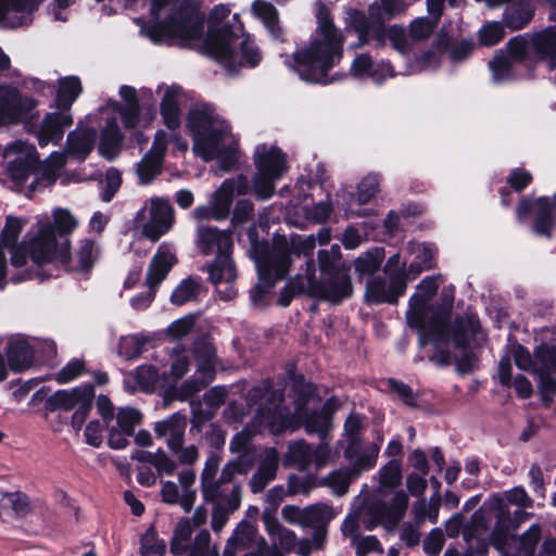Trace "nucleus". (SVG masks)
Returning a JSON list of instances; mask_svg holds the SVG:
<instances>
[{
    "mask_svg": "<svg viewBox=\"0 0 556 556\" xmlns=\"http://www.w3.org/2000/svg\"><path fill=\"white\" fill-rule=\"evenodd\" d=\"M318 264L319 278L316 277L314 261L306 262L305 274L299 278V291L331 303H339L350 298L353 292L349 275L350 267L341 260L340 247L333 244L329 250H320Z\"/></svg>",
    "mask_w": 556,
    "mask_h": 556,
    "instance_id": "nucleus-10",
    "label": "nucleus"
},
{
    "mask_svg": "<svg viewBox=\"0 0 556 556\" xmlns=\"http://www.w3.org/2000/svg\"><path fill=\"white\" fill-rule=\"evenodd\" d=\"M253 14L262 20L263 24L271 36L276 39H282V30L278 23V15L275 7L268 2L256 0L252 3Z\"/></svg>",
    "mask_w": 556,
    "mask_h": 556,
    "instance_id": "nucleus-53",
    "label": "nucleus"
},
{
    "mask_svg": "<svg viewBox=\"0 0 556 556\" xmlns=\"http://www.w3.org/2000/svg\"><path fill=\"white\" fill-rule=\"evenodd\" d=\"M355 478L356 476L350 467L339 468L324 477L320 480V485L329 488L334 495L341 496L348 492L351 481Z\"/></svg>",
    "mask_w": 556,
    "mask_h": 556,
    "instance_id": "nucleus-55",
    "label": "nucleus"
},
{
    "mask_svg": "<svg viewBox=\"0 0 556 556\" xmlns=\"http://www.w3.org/2000/svg\"><path fill=\"white\" fill-rule=\"evenodd\" d=\"M344 20L346 27L354 29L357 34L358 46L375 40L377 46L382 47L389 40L393 49L401 54H406L410 49V38L405 28L400 25L387 27L384 24H375L370 26L365 13L353 8L345 10Z\"/></svg>",
    "mask_w": 556,
    "mask_h": 556,
    "instance_id": "nucleus-13",
    "label": "nucleus"
},
{
    "mask_svg": "<svg viewBox=\"0 0 556 556\" xmlns=\"http://www.w3.org/2000/svg\"><path fill=\"white\" fill-rule=\"evenodd\" d=\"M214 503L212 513V529L220 532L228 521L229 514L237 510L241 503V489L239 485H232L229 493L224 494Z\"/></svg>",
    "mask_w": 556,
    "mask_h": 556,
    "instance_id": "nucleus-39",
    "label": "nucleus"
},
{
    "mask_svg": "<svg viewBox=\"0 0 556 556\" xmlns=\"http://www.w3.org/2000/svg\"><path fill=\"white\" fill-rule=\"evenodd\" d=\"M406 291V281L375 277L366 283L365 300L368 304H395Z\"/></svg>",
    "mask_w": 556,
    "mask_h": 556,
    "instance_id": "nucleus-33",
    "label": "nucleus"
},
{
    "mask_svg": "<svg viewBox=\"0 0 556 556\" xmlns=\"http://www.w3.org/2000/svg\"><path fill=\"white\" fill-rule=\"evenodd\" d=\"M253 467L251 458L242 454L235 460L228 462L222 470L220 482L223 485L229 484L238 475H247Z\"/></svg>",
    "mask_w": 556,
    "mask_h": 556,
    "instance_id": "nucleus-58",
    "label": "nucleus"
},
{
    "mask_svg": "<svg viewBox=\"0 0 556 556\" xmlns=\"http://www.w3.org/2000/svg\"><path fill=\"white\" fill-rule=\"evenodd\" d=\"M73 121L72 112L55 109L47 113L36 130L39 146L58 144L63 139L65 129L72 126Z\"/></svg>",
    "mask_w": 556,
    "mask_h": 556,
    "instance_id": "nucleus-31",
    "label": "nucleus"
},
{
    "mask_svg": "<svg viewBox=\"0 0 556 556\" xmlns=\"http://www.w3.org/2000/svg\"><path fill=\"white\" fill-rule=\"evenodd\" d=\"M42 0H0V27L17 28L33 22L34 12Z\"/></svg>",
    "mask_w": 556,
    "mask_h": 556,
    "instance_id": "nucleus-30",
    "label": "nucleus"
},
{
    "mask_svg": "<svg viewBox=\"0 0 556 556\" xmlns=\"http://www.w3.org/2000/svg\"><path fill=\"white\" fill-rule=\"evenodd\" d=\"M30 263L38 279L56 277L61 270L88 274L100 257V248L91 239H81L74 253L67 239L55 238L48 214L38 218L37 236L29 241Z\"/></svg>",
    "mask_w": 556,
    "mask_h": 556,
    "instance_id": "nucleus-4",
    "label": "nucleus"
},
{
    "mask_svg": "<svg viewBox=\"0 0 556 556\" xmlns=\"http://www.w3.org/2000/svg\"><path fill=\"white\" fill-rule=\"evenodd\" d=\"M55 344L49 339L27 338L23 334H13L8 338L5 355L9 368L13 372H22L30 368L36 353L46 356L53 355Z\"/></svg>",
    "mask_w": 556,
    "mask_h": 556,
    "instance_id": "nucleus-18",
    "label": "nucleus"
},
{
    "mask_svg": "<svg viewBox=\"0 0 556 556\" xmlns=\"http://www.w3.org/2000/svg\"><path fill=\"white\" fill-rule=\"evenodd\" d=\"M263 521L268 536L271 540V546L289 553L296 546V535L293 531L282 527L279 521L267 509L263 513Z\"/></svg>",
    "mask_w": 556,
    "mask_h": 556,
    "instance_id": "nucleus-43",
    "label": "nucleus"
},
{
    "mask_svg": "<svg viewBox=\"0 0 556 556\" xmlns=\"http://www.w3.org/2000/svg\"><path fill=\"white\" fill-rule=\"evenodd\" d=\"M489 530L483 529L480 523L467 526L463 530V536L467 543V551L464 553L458 552L456 548H447L443 556H477L484 548V542L489 535Z\"/></svg>",
    "mask_w": 556,
    "mask_h": 556,
    "instance_id": "nucleus-47",
    "label": "nucleus"
},
{
    "mask_svg": "<svg viewBox=\"0 0 556 556\" xmlns=\"http://www.w3.org/2000/svg\"><path fill=\"white\" fill-rule=\"evenodd\" d=\"M160 97V113L164 125L177 129L180 125L181 104L186 98L185 90L176 84L162 83L156 87Z\"/></svg>",
    "mask_w": 556,
    "mask_h": 556,
    "instance_id": "nucleus-26",
    "label": "nucleus"
},
{
    "mask_svg": "<svg viewBox=\"0 0 556 556\" xmlns=\"http://www.w3.org/2000/svg\"><path fill=\"white\" fill-rule=\"evenodd\" d=\"M195 472L191 469L182 470L178 473V482L181 488L180 506L189 511L194 504L197 492L191 489L195 482Z\"/></svg>",
    "mask_w": 556,
    "mask_h": 556,
    "instance_id": "nucleus-59",
    "label": "nucleus"
},
{
    "mask_svg": "<svg viewBox=\"0 0 556 556\" xmlns=\"http://www.w3.org/2000/svg\"><path fill=\"white\" fill-rule=\"evenodd\" d=\"M326 541V531L323 529L314 531L312 538H304L298 541L295 553L299 556H311L313 552L324 549Z\"/></svg>",
    "mask_w": 556,
    "mask_h": 556,
    "instance_id": "nucleus-64",
    "label": "nucleus"
},
{
    "mask_svg": "<svg viewBox=\"0 0 556 556\" xmlns=\"http://www.w3.org/2000/svg\"><path fill=\"white\" fill-rule=\"evenodd\" d=\"M26 268H13L14 271L10 275L9 267L7 262V252L3 251V248L0 247V290H3L9 281L12 282H22L33 278H38L36 275L38 273V268L33 264Z\"/></svg>",
    "mask_w": 556,
    "mask_h": 556,
    "instance_id": "nucleus-52",
    "label": "nucleus"
},
{
    "mask_svg": "<svg viewBox=\"0 0 556 556\" xmlns=\"http://www.w3.org/2000/svg\"><path fill=\"white\" fill-rule=\"evenodd\" d=\"M200 291V281L188 277L180 281L170 295V302L175 305H184L197 298Z\"/></svg>",
    "mask_w": 556,
    "mask_h": 556,
    "instance_id": "nucleus-57",
    "label": "nucleus"
},
{
    "mask_svg": "<svg viewBox=\"0 0 556 556\" xmlns=\"http://www.w3.org/2000/svg\"><path fill=\"white\" fill-rule=\"evenodd\" d=\"M445 0H427L429 17H418L409 25L410 38L413 40H424L428 38L442 14ZM453 5L455 0H448Z\"/></svg>",
    "mask_w": 556,
    "mask_h": 556,
    "instance_id": "nucleus-41",
    "label": "nucleus"
},
{
    "mask_svg": "<svg viewBox=\"0 0 556 556\" xmlns=\"http://www.w3.org/2000/svg\"><path fill=\"white\" fill-rule=\"evenodd\" d=\"M506 50L514 58L527 61H531V53H534L539 59L546 60L549 67L554 68L556 66V25L535 33L530 40L516 36L507 42Z\"/></svg>",
    "mask_w": 556,
    "mask_h": 556,
    "instance_id": "nucleus-17",
    "label": "nucleus"
},
{
    "mask_svg": "<svg viewBox=\"0 0 556 556\" xmlns=\"http://www.w3.org/2000/svg\"><path fill=\"white\" fill-rule=\"evenodd\" d=\"M336 513L328 504H314L305 507V528L314 531L323 529L327 532V525L334 518Z\"/></svg>",
    "mask_w": 556,
    "mask_h": 556,
    "instance_id": "nucleus-51",
    "label": "nucleus"
},
{
    "mask_svg": "<svg viewBox=\"0 0 556 556\" xmlns=\"http://www.w3.org/2000/svg\"><path fill=\"white\" fill-rule=\"evenodd\" d=\"M174 220V208L169 201L160 197L147 201L136 215V222L141 228L142 235L152 242L168 232Z\"/></svg>",
    "mask_w": 556,
    "mask_h": 556,
    "instance_id": "nucleus-19",
    "label": "nucleus"
},
{
    "mask_svg": "<svg viewBox=\"0 0 556 556\" xmlns=\"http://www.w3.org/2000/svg\"><path fill=\"white\" fill-rule=\"evenodd\" d=\"M334 210H337L336 204L332 205L329 199L320 200L312 204L305 203L303 205L305 218L313 223L326 222Z\"/></svg>",
    "mask_w": 556,
    "mask_h": 556,
    "instance_id": "nucleus-62",
    "label": "nucleus"
},
{
    "mask_svg": "<svg viewBox=\"0 0 556 556\" xmlns=\"http://www.w3.org/2000/svg\"><path fill=\"white\" fill-rule=\"evenodd\" d=\"M197 247L204 255L216 254L223 256L231 254L232 236L229 230H219L215 227L199 226L197 230Z\"/></svg>",
    "mask_w": 556,
    "mask_h": 556,
    "instance_id": "nucleus-32",
    "label": "nucleus"
},
{
    "mask_svg": "<svg viewBox=\"0 0 556 556\" xmlns=\"http://www.w3.org/2000/svg\"><path fill=\"white\" fill-rule=\"evenodd\" d=\"M278 465V452L274 447L265 448L260 455L258 468L250 480V488L253 493L262 492L275 479Z\"/></svg>",
    "mask_w": 556,
    "mask_h": 556,
    "instance_id": "nucleus-37",
    "label": "nucleus"
},
{
    "mask_svg": "<svg viewBox=\"0 0 556 556\" xmlns=\"http://www.w3.org/2000/svg\"><path fill=\"white\" fill-rule=\"evenodd\" d=\"M350 75L355 79H370L377 85H382L395 77L396 73L389 61H375L370 54L359 53L351 63Z\"/></svg>",
    "mask_w": 556,
    "mask_h": 556,
    "instance_id": "nucleus-27",
    "label": "nucleus"
},
{
    "mask_svg": "<svg viewBox=\"0 0 556 556\" xmlns=\"http://www.w3.org/2000/svg\"><path fill=\"white\" fill-rule=\"evenodd\" d=\"M255 173L250 179L238 174L225 179L212 194L207 205L198 206L193 211L197 220L227 218L235 197L252 192L256 200L270 199L277 182L288 170L286 155L274 144H257L253 153Z\"/></svg>",
    "mask_w": 556,
    "mask_h": 556,
    "instance_id": "nucleus-2",
    "label": "nucleus"
},
{
    "mask_svg": "<svg viewBox=\"0 0 556 556\" xmlns=\"http://www.w3.org/2000/svg\"><path fill=\"white\" fill-rule=\"evenodd\" d=\"M187 427V418L185 415L175 413L169 417L155 422L154 432L159 439L165 440L167 448L178 446L185 443V431Z\"/></svg>",
    "mask_w": 556,
    "mask_h": 556,
    "instance_id": "nucleus-38",
    "label": "nucleus"
},
{
    "mask_svg": "<svg viewBox=\"0 0 556 556\" xmlns=\"http://www.w3.org/2000/svg\"><path fill=\"white\" fill-rule=\"evenodd\" d=\"M508 55L504 51L497 52L493 59L489 62V68L494 84H504L511 80L514 75V63L515 62H527V60H520L514 58L507 50Z\"/></svg>",
    "mask_w": 556,
    "mask_h": 556,
    "instance_id": "nucleus-49",
    "label": "nucleus"
},
{
    "mask_svg": "<svg viewBox=\"0 0 556 556\" xmlns=\"http://www.w3.org/2000/svg\"><path fill=\"white\" fill-rule=\"evenodd\" d=\"M250 401L257 405L255 419L265 426L270 433L279 434L287 429L305 426L306 432L317 433L321 439L330 428V418L324 412H316L318 401L313 394L299 397L294 414H290L282 405V390H274L269 381H265L250 391Z\"/></svg>",
    "mask_w": 556,
    "mask_h": 556,
    "instance_id": "nucleus-6",
    "label": "nucleus"
},
{
    "mask_svg": "<svg viewBox=\"0 0 556 556\" xmlns=\"http://www.w3.org/2000/svg\"><path fill=\"white\" fill-rule=\"evenodd\" d=\"M83 93V84L78 76L70 75L58 80L55 109L72 112V105Z\"/></svg>",
    "mask_w": 556,
    "mask_h": 556,
    "instance_id": "nucleus-46",
    "label": "nucleus"
},
{
    "mask_svg": "<svg viewBox=\"0 0 556 556\" xmlns=\"http://www.w3.org/2000/svg\"><path fill=\"white\" fill-rule=\"evenodd\" d=\"M166 543L157 536L154 528H149L141 536V556H164Z\"/></svg>",
    "mask_w": 556,
    "mask_h": 556,
    "instance_id": "nucleus-61",
    "label": "nucleus"
},
{
    "mask_svg": "<svg viewBox=\"0 0 556 556\" xmlns=\"http://www.w3.org/2000/svg\"><path fill=\"white\" fill-rule=\"evenodd\" d=\"M38 105V102L14 86L0 84V126L15 125L26 118Z\"/></svg>",
    "mask_w": 556,
    "mask_h": 556,
    "instance_id": "nucleus-23",
    "label": "nucleus"
},
{
    "mask_svg": "<svg viewBox=\"0 0 556 556\" xmlns=\"http://www.w3.org/2000/svg\"><path fill=\"white\" fill-rule=\"evenodd\" d=\"M154 361L162 369H167L166 381L179 380L189 371L191 365L188 351L180 344L156 352Z\"/></svg>",
    "mask_w": 556,
    "mask_h": 556,
    "instance_id": "nucleus-34",
    "label": "nucleus"
},
{
    "mask_svg": "<svg viewBox=\"0 0 556 556\" xmlns=\"http://www.w3.org/2000/svg\"><path fill=\"white\" fill-rule=\"evenodd\" d=\"M207 271L210 280L215 286L222 300L229 301L236 296L237 290L233 283L237 271L230 254L216 256Z\"/></svg>",
    "mask_w": 556,
    "mask_h": 556,
    "instance_id": "nucleus-29",
    "label": "nucleus"
},
{
    "mask_svg": "<svg viewBox=\"0 0 556 556\" xmlns=\"http://www.w3.org/2000/svg\"><path fill=\"white\" fill-rule=\"evenodd\" d=\"M379 451V443H371L364 451L359 450V443L348 444L344 456L350 462L354 476L358 477L363 471L371 469L377 463Z\"/></svg>",
    "mask_w": 556,
    "mask_h": 556,
    "instance_id": "nucleus-42",
    "label": "nucleus"
},
{
    "mask_svg": "<svg viewBox=\"0 0 556 556\" xmlns=\"http://www.w3.org/2000/svg\"><path fill=\"white\" fill-rule=\"evenodd\" d=\"M542 539V528L532 523L521 535L513 538L509 549L513 556H533Z\"/></svg>",
    "mask_w": 556,
    "mask_h": 556,
    "instance_id": "nucleus-48",
    "label": "nucleus"
},
{
    "mask_svg": "<svg viewBox=\"0 0 556 556\" xmlns=\"http://www.w3.org/2000/svg\"><path fill=\"white\" fill-rule=\"evenodd\" d=\"M147 339L140 334H129L122 337L118 344V351L126 359H134L143 352Z\"/></svg>",
    "mask_w": 556,
    "mask_h": 556,
    "instance_id": "nucleus-63",
    "label": "nucleus"
},
{
    "mask_svg": "<svg viewBox=\"0 0 556 556\" xmlns=\"http://www.w3.org/2000/svg\"><path fill=\"white\" fill-rule=\"evenodd\" d=\"M220 457L216 453L207 456L201 472V490L206 501H217L226 492L220 477L215 479Z\"/></svg>",
    "mask_w": 556,
    "mask_h": 556,
    "instance_id": "nucleus-40",
    "label": "nucleus"
},
{
    "mask_svg": "<svg viewBox=\"0 0 556 556\" xmlns=\"http://www.w3.org/2000/svg\"><path fill=\"white\" fill-rule=\"evenodd\" d=\"M313 446L300 440L289 444L286 462L295 465L300 470L312 468Z\"/></svg>",
    "mask_w": 556,
    "mask_h": 556,
    "instance_id": "nucleus-54",
    "label": "nucleus"
},
{
    "mask_svg": "<svg viewBox=\"0 0 556 556\" xmlns=\"http://www.w3.org/2000/svg\"><path fill=\"white\" fill-rule=\"evenodd\" d=\"M5 181L14 191L27 195L51 186L64 166V155L53 152L36 172L39 156L36 147L24 140L10 142L3 149Z\"/></svg>",
    "mask_w": 556,
    "mask_h": 556,
    "instance_id": "nucleus-7",
    "label": "nucleus"
},
{
    "mask_svg": "<svg viewBox=\"0 0 556 556\" xmlns=\"http://www.w3.org/2000/svg\"><path fill=\"white\" fill-rule=\"evenodd\" d=\"M197 363L195 374L180 387L185 396H190L208 384L215 375L216 350L207 337L198 339L193 345Z\"/></svg>",
    "mask_w": 556,
    "mask_h": 556,
    "instance_id": "nucleus-22",
    "label": "nucleus"
},
{
    "mask_svg": "<svg viewBox=\"0 0 556 556\" xmlns=\"http://www.w3.org/2000/svg\"><path fill=\"white\" fill-rule=\"evenodd\" d=\"M192 151L203 161H217L224 172L233 169L240 160L239 138L231 125L210 103H195L186 117Z\"/></svg>",
    "mask_w": 556,
    "mask_h": 556,
    "instance_id": "nucleus-5",
    "label": "nucleus"
},
{
    "mask_svg": "<svg viewBox=\"0 0 556 556\" xmlns=\"http://www.w3.org/2000/svg\"><path fill=\"white\" fill-rule=\"evenodd\" d=\"M53 222L50 219L54 235L60 236V239H63V235H68L74 231L78 226V220L71 214L70 211L64 208H55L52 212Z\"/></svg>",
    "mask_w": 556,
    "mask_h": 556,
    "instance_id": "nucleus-60",
    "label": "nucleus"
},
{
    "mask_svg": "<svg viewBox=\"0 0 556 556\" xmlns=\"http://www.w3.org/2000/svg\"><path fill=\"white\" fill-rule=\"evenodd\" d=\"M316 21L317 27L308 42L292 55H286L283 62L302 80L327 85L339 79L337 76L329 77L328 73L343 58L344 37L320 0L316 2Z\"/></svg>",
    "mask_w": 556,
    "mask_h": 556,
    "instance_id": "nucleus-3",
    "label": "nucleus"
},
{
    "mask_svg": "<svg viewBox=\"0 0 556 556\" xmlns=\"http://www.w3.org/2000/svg\"><path fill=\"white\" fill-rule=\"evenodd\" d=\"M410 3L405 0H375L368 8V16L366 18L370 26L384 24L387 20L405 13Z\"/></svg>",
    "mask_w": 556,
    "mask_h": 556,
    "instance_id": "nucleus-44",
    "label": "nucleus"
},
{
    "mask_svg": "<svg viewBox=\"0 0 556 556\" xmlns=\"http://www.w3.org/2000/svg\"><path fill=\"white\" fill-rule=\"evenodd\" d=\"M96 126L100 128L101 132L103 122L97 119L93 124L87 123L86 116L85 119L80 121L77 127L67 135L65 152H59L64 155V162L66 157H73L78 162H83L89 155L98 136Z\"/></svg>",
    "mask_w": 556,
    "mask_h": 556,
    "instance_id": "nucleus-24",
    "label": "nucleus"
},
{
    "mask_svg": "<svg viewBox=\"0 0 556 556\" xmlns=\"http://www.w3.org/2000/svg\"><path fill=\"white\" fill-rule=\"evenodd\" d=\"M439 286V277H426L420 281L409 299L407 325L418 332L421 348L427 344L433 345L435 352L430 357L432 362L445 366L455 358L457 369L460 372H468L473 366L471 356L465 353L463 358H457L453 356L451 348L464 350L468 342L479 334L480 323L476 316L468 315L457 319L452 326L450 320L453 299H446L438 305L431 303Z\"/></svg>",
    "mask_w": 556,
    "mask_h": 556,
    "instance_id": "nucleus-1",
    "label": "nucleus"
},
{
    "mask_svg": "<svg viewBox=\"0 0 556 556\" xmlns=\"http://www.w3.org/2000/svg\"><path fill=\"white\" fill-rule=\"evenodd\" d=\"M118 96L125 105L111 99L96 112L87 115V123L93 124L97 119L103 122L99 153L110 161L118 155L124 140L118 119L125 129H134L142 121L138 90L135 87L122 85Z\"/></svg>",
    "mask_w": 556,
    "mask_h": 556,
    "instance_id": "nucleus-9",
    "label": "nucleus"
},
{
    "mask_svg": "<svg viewBox=\"0 0 556 556\" xmlns=\"http://www.w3.org/2000/svg\"><path fill=\"white\" fill-rule=\"evenodd\" d=\"M382 176L379 173H368L355 186V191L341 186L336 191V207L345 218L365 217L370 214L364 205L371 202L380 192Z\"/></svg>",
    "mask_w": 556,
    "mask_h": 556,
    "instance_id": "nucleus-14",
    "label": "nucleus"
},
{
    "mask_svg": "<svg viewBox=\"0 0 556 556\" xmlns=\"http://www.w3.org/2000/svg\"><path fill=\"white\" fill-rule=\"evenodd\" d=\"M177 263L175 249L167 243H162L153 255L146 277L147 291L131 298L130 305L137 311L147 308L155 298L159 286L165 280L168 273Z\"/></svg>",
    "mask_w": 556,
    "mask_h": 556,
    "instance_id": "nucleus-16",
    "label": "nucleus"
},
{
    "mask_svg": "<svg viewBox=\"0 0 556 556\" xmlns=\"http://www.w3.org/2000/svg\"><path fill=\"white\" fill-rule=\"evenodd\" d=\"M172 137L162 129L155 132L151 149L137 165V174L141 184H150L161 173L164 155Z\"/></svg>",
    "mask_w": 556,
    "mask_h": 556,
    "instance_id": "nucleus-28",
    "label": "nucleus"
},
{
    "mask_svg": "<svg viewBox=\"0 0 556 556\" xmlns=\"http://www.w3.org/2000/svg\"><path fill=\"white\" fill-rule=\"evenodd\" d=\"M316 247L314 236L293 235L285 242V248L276 245L275 251L267 258L257 262L260 282L251 290V300L256 305L262 294L267 292L274 285L283 279L289 271L291 255H311Z\"/></svg>",
    "mask_w": 556,
    "mask_h": 556,
    "instance_id": "nucleus-12",
    "label": "nucleus"
},
{
    "mask_svg": "<svg viewBox=\"0 0 556 556\" xmlns=\"http://www.w3.org/2000/svg\"><path fill=\"white\" fill-rule=\"evenodd\" d=\"M516 216L519 223H525L532 217V232L536 236L549 237L552 229L556 226V193L553 198L522 199L518 204Z\"/></svg>",
    "mask_w": 556,
    "mask_h": 556,
    "instance_id": "nucleus-20",
    "label": "nucleus"
},
{
    "mask_svg": "<svg viewBox=\"0 0 556 556\" xmlns=\"http://www.w3.org/2000/svg\"><path fill=\"white\" fill-rule=\"evenodd\" d=\"M412 250L415 254V260L409 265L408 275L415 278L421 270L432 267L435 249L432 244L424 242L414 243Z\"/></svg>",
    "mask_w": 556,
    "mask_h": 556,
    "instance_id": "nucleus-56",
    "label": "nucleus"
},
{
    "mask_svg": "<svg viewBox=\"0 0 556 556\" xmlns=\"http://www.w3.org/2000/svg\"><path fill=\"white\" fill-rule=\"evenodd\" d=\"M443 50L437 46L417 54L406 68V74L432 72L440 67L443 60Z\"/></svg>",
    "mask_w": 556,
    "mask_h": 556,
    "instance_id": "nucleus-50",
    "label": "nucleus"
},
{
    "mask_svg": "<svg viewBox=\"0 0 556 556\" xmlns=\"http://www.w3.org/2000/svg\"><path fill=\"white\" fill-rule=\"evenodd\" d=\"M262 539L254 525L242 520L227 540L223 556H236L239 551L255 548Z\"/></svg>",
    "mask_w": 556,
    "mask_h": 556,
    "instance_id": "nucleus-36",
    "label": "nucleus"
},
{
    "mask_svg": "<svg viewBox=\"0 0 556 556\" xmlns=\"http://www.w3.org/2000/svg\"><path fill=\"white\" fill-rule=\"evenodd\" d=\"M166 372L167 369H162L153 359V363L142 364L124 374L125 389L131 393H152L162 382H166Z\"/></svg>",
    "mask_w": 556,
    "mask_h": 556,
    "instance_id": "nucleus-25",
    "label": "nucleus"
},
{
    "mask_svg": "<svg viewBox=\"0 0 556 556\" xmlns=\"http://www.w3.org/2000/svg\"><path fill=\"white\" fill-rule=\"evenodd\" d=\"M533 507V500L522 486H515L502 494L491 496L473 515V523H480L483 529L490 528L491 518L495 519L492 536L504 543L508 534L530 518L525 511Z\"/></svg>",
    "mask_w": 556,
    "mask_h": 556,
    "instance_id": "nucleus-11",
    "label": "nucleus"
},
{
    "mask_svg": "<svg viewBox=\"0 0 556 556\" xmlns=\"http://www.w3.org/2000/svg\"><path fill=\"white\" fill-rule=\"evenodd\" d=\"M534 15V8L530 0H516L509 3L503 13V23L510 30L526 27Z\"/></svg>",
    "mask_w": 556,
    "mask_h": 556,
    "instance_id": "nucleus-45",
    "label": "nucleus"
},
{
    "mask_svg": "<svg viewBox=\"0 0 556 556\" xmlns=\"http://www.w3.org/2000/svg\"><path fill=\"white\" fill-rule=\"evenodd\" d=\"M93 388L90 384L73 388L71 390H59L47 397L45 410H72L86 401L93 400Z\"/></svg>",
    "mask_w": 556,
    "mask_h": 556,
    "instance_id": "nucleus-35",
    "label": "nucleus"
},
{
    "mask_svg": "<svg viewBox=\"0 0 556 556\" xmlns=\"http://www.w3.org/2000/svg\"><path fill=\"white\" fill-rule=\"evenodd\" d=\"M408 504V496L404 491H397L393 494L390 504L374 502L355 508L344 519L341 531L343 535L351 541L358 556L369 553H382L380 542L375 535H361L362 530L370 531L378 525L383 523L387 528H392L404 516Z\"/></svg>",
    "mask_w": 556,
    "mask_h": 556,
    "instance_id": "nucleus-8",
    "label": "nucleus"
},
{
    "mask_svg": "<svg viewBox=\"0 0 556 556\" xmlns=\"http://www.w3.org/2000/svg\"><path fill=\"white\" fill-rule=\"evenodd\" d=\"M515 364L522 370L532 369L539 379V389L543 399H547L556 389V350L541 346L532 359L529 351L520 344L511 346Z\"/></svg>",
    "mask_w": 556,
    "mask_h": 556,
    "instance_id": "nucleus-15",
    "label": "nucleus"
},
{
    "mask_svg": "<svg viewBox=\"0 0 556 556\" xmlns=\"http://www.w3.org/2000/svg\"><path fill=\"white\" fill-rule=\"evenodd\" d=\"M43 214H41V216ZM39 217L40 215L37 216V219ZM26 223L27 220L25 218L8 216L2 233L0 236V247L3 248V251H8L11 254V265L16 269L24 268L28 265V260H30L29 241L31 237L37 236L38 231L37 220L33 228L28 231L25 240L20 244H16L20 233Z\"/></svg>",
    "mask_w": 556,
    "mask_h": 556,
    "instance_id": "nucleus-21",
    "label": "nucleus"
}]
</instances>
